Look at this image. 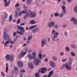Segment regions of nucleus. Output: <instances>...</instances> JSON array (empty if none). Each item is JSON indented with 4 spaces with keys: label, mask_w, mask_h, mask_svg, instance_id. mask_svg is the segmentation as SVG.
Here are the masks:
<instances>
[{
    "label": "nucleus",
    "mask_w": 77,
    "mask_h": 77,
    "mask_svg": "<svg viewBox=\"0 0 77 77\" xmlns=\"http://www.w3.org/2000/svg\"><path fill=\"white\" fill-rule=\"evenodd\" d=\"M8 32V30L6 29H5L4 30L3 34L4 35H3V39L5 41H6L7 42H6L4 44L5 47H7V44L9 43V36L7 34V32Z\"/></svg>",
    "instance_id": "f257e3e1"
},
{
    "label": "nucleus",
    "mask_w": 77,
    "mask_h": 77,
    "mask_svg": "<svg viewBox=\"0 0 77 77\" xmlns=\"http://www.w3.org/2000/svg\"><path fill=\"white\" fill-rule=\"evenodd\" d=\"M72 65V61H70L68 63H66L64 65V67H65L66 69L68 71H70L72 69L71 66Z\"/></svg>",
    "instance_id": "f03ea898"
},
{
    "label": "nucleus",
    "mask_w": 77,
    "mask_h": 77,
    "mask_svg": "<svg viewBox=\"0 0 77 77\" xmlns=\"http://www.w3.org/2000/svg\"><path fill=\"white\" fill-rule=\"evenodd\" d=\"M17 27H18V29H19L20 31H17V33H18V34H20V35H24V33H23L25 32L24 28L23 26H20L18 25H17Z\"/></svg>",
    "instance_id": "7ed1b4c3"
},
{
    "label": "nucleus",
    "mask_w": 77,
    "mask_h": 77,
    "mask_svg": "<svg viewBox=\"0 0 77 77\" xmlns=\"http://www.w3.org/2000/svg\"><path fill=\"white\" fill-rule=\"evenodd\" d=\"M5 59L7 60V61L9 60H10L11 62H13L14 58V55L12 54L9 55V54H7L5 56Z\"/></svg>",
    "instance_id": "20e7f679"
},
{
    "label": "nucleus",
    "mask_w": 77,
    "mask_h": 77,
    "mask_svg": "<svg viewBox=\"0 0 77 77\" xmlns=\"http://www.w3.org/2000/svg\"><path fill=\"white\" fill-rule=\"evenodd\" d=\"M66 7L65 6H63L61 7V8L62 9L63 11H62L61 14H60V17H63V15L66 14Z\"/></svg>",
    "instance_id": "39448f33"
},
{
    "label": "nucleus",
    "mask_w": 77,
    "mask_h": 77,
    "mask_svg": "<svg viewBox=\"0 0 77 77\" xmlns=\"http://www.w3.org/2000/svg\"><path fill=\"white\" fill-rule=\"evenodd\" d=\"M8 17V15L7 13H5L4 15H3V17L2 18L1 23L2 25H3L5 23V19H6Z\"/></svg>",
    "instance_id": "423d86ee"
},
{
    "label": "nucleus",
    "mask_w": 77,
    "mask_h": 77,
    "mask_svg": "<svg viewBox=\"0 0 77 77\" xmlns=\"http://www.w3.org/2000/svg\"><path fill=\"white\" fill-rule=\"evenodd\" d=\"M41 62V60H39V58H35L34 60V61L33 62L35 66H37V65H39V63Z\"/></svg>",
    "instance_id": "0eeeda50"
},
{
    "label": "nucleus",
    "mask_w": 77,
    "mask_h": 77,
    "mask_svg": "<svg viewBox=\"0 0 77 77\" xmlns=\"http://www.w3.org/2000/svg\"><path fill=\"white\" fill-rule=\"evenodd\" d=\"M3 1L5 3V7H8L9 5L10 4L11 0H9L7 2V0H3Z\"/></svg>",
    "instance_id": "6e6552de"
},
{
    "label": "nucleus",
    "mask_w": 77,
    "mask_h": 77,
    "mask_svg": "<svg viewBox=\"0 0 77 77\" xmlns=\"http://www.w3.org/2000/svg\"><path fill=\"white\" fill-rule=\"evenodd\" d=\"M49 65L51 67L56 68V64L53 61H50L49 62Z\"/></svg>",
    "instance_id": "1a4fd4ad"
},
{
    "label": "nucleus",
    "mask_w": 77,
    "mask_h": 77,
    "mask_svg": "<svg viewBox=\"0 0 77 77\" xmlns=\"http://www.w3.org/2000/svg\"><path fill=\"white\" fill-rule=\"evenodd\" d=\"M14 70H13L11 71L13 74H17V73L18 72V68L17 67H15L14 68Z\"/></svg>",
    "instance_id": "9d476101"
},
{
    "label": "nucleus",
    "mask_w": 77,
    "mask_h": 77,
    "mask_svg": "<svg viewBox=\"0 0 77 77\" xmlns=\"http://www.w3.org/2000/svg\"><path fill=\"white\" fill-rule=\"evenodd\" d=\"M26 53V52H22L21 53V54H20L19 56H18V59H21V58H22V57H24V56H25Z\"/></svg>",
    "instance_id": "9b49d317"
},
{
    "label": "nucleus",
    "mask_w": 77,
    "mask_h": 77,
    "mask_svg": "<svg viewBox=\"0 0 77 77\" xmlns=\"http://www.w3.org/2000/svg\"><path fill=\"white\" fill-rule=\"evenodd\" d=\"M71 21L73 22V23L74 25H77V20L75 17H72L71 19Z\"/></svg>",
    "instance_id": "f8f14e48"
},
{
    "label": "nucleus",
    "mask_w": 77,
    "mask_h": 77,
    "mask_svg": "<svg viewBox=\"0 0 77 77\" xmlns=\"http://www.w3.org/2000/svg\"><path fill=\"white\" fill-rule=\"evenodd\" d=\"M52 34L54 35V38H57V36H58L59 35V33L58 32H55V30H53L52 31Z\"/></svg>",
    "instance_id": "ddd939ff"
},
{
    "label": "nucleus",
    "mask_w": 77,
    "mask_h": 77,
    "mask_svg": "<svg viewBox=\"0 0 77 77\" xmlns=\"http://www.w3.org/2000/svg\"><path fill=\"white\" fill-rule=\"evenodd\" d=\"M49 27H53L54 26V22L52 21L49 23Z\"/></svg>",
    "instance_id": "4468645a"
},
{
    "label": "nucleus",
    "mask_w": 77,
    "mask_h": 77,
    "mask_svg": "<svg viewBox=\"0 0 77 77\" xmlns=\"http://www.w3.org/2000/svg\"><path fill=\"white\" fill-rule=\"evenodd\" d=\"M39 31V28H35V29H33L32 30V33H37V32H38Z\"/></svg>",
    "instance_id": "2eb2a0df"
},
{
    "label": "nucleus",
    "mask_w": 77,
    "mask_h": 77,
    "mask_svg": "<svg viewBox=\"0 0 77 77\" xmlns=\"http://www.w3.org/2000/svg\"><path fill=\"white\" fill-rule=\"evenodd\" d=\"M27 56L28 57L29 59L30 60L33 59H35L34 57L33 56V55H32L31 54H28Z\"/></svg>",
    "instance_id": "dca6fc26"
},
{
    "label": "nucleus",
    "mask_w": 77,
    "mask_h": 77,
    "mask_svg": "<svg viewBox=\"0 0 77 77\" xmlns=\"http://www.w3.org/2000/svg\"><path fill=\"white\" fill-rule=\"evenodd\" d=\"M36 13H32V12H31L30 13V17L31 18H34L36 17Z\"/></svg>",
    "instance_id": "f3484780"
},
{
    "label": "nucleus",
    "mask_w": 77,
    "mask_h": 77,
    "mask_svg": "<svg viewBox=\"0 0 77 77\" xmlns=\"http://www.w3.org/2000/svg\"><path fill=\"white\" fill-rule=\"evenodd\" d=\"M18 66L19 68H21L23 66V63L22 62H17Z\"/></svg>",
    "instance_id": "a211bd4d"
},
{
    "label": "nucleus",
    "mask_w": 77,
    "mask_h": 77,
    "mask_svg": "<svg viewBox=\"0 0 77 77\" xmlns=\"http://www.w3.org/2000/svg\"><path fill=\"white\" fill-rule=\"evenodd\" d=\"M41 47H44V46L45 45V39H42L41 41Z\"/></svg>",
    "instance_id": "6ab92c4d"
},
{
    "label": "nucleus",
    "mask_w": 77,
    "mask_h": 77,
    "mask_svg": "<svg viewBox=\"0 0 77 77\" xmlns=\"http://www.w3.org/2000/svg\"><path fill=\"white\" fill-rule=\"evenodd\" d=\"M29 67L30 69H33L34 68L33 65L32 63H30L29 64Z\"/></svg>",
    "instance_id": "aec40b11"
},
{
    "label": "nucleus",
    "mask_w": 77,
    "mask_h": 77,
    "mask_svg": "<svg viewBox=\"0 0 77 77\" xmlns=\"http://www.w3.org/2000/svg\"><path fill=\"white\" fill-rule=\"evenodd\" d=\"M37 26H38V25H36L31 26H30L29 27V30L33 29L34 28H36V27H37Z\"/></svg>",
    "instance_id": "412c9836"
},
{
    "label": "nucleus",
    "mask_w": 77,
    "mask_h": 77,
    "mask_svg": "<svg viewBox=\"0 0 77 77\" xmlns=\"http://www.w3.org/2000/svg\"><path fill=\"white\" fill-rule=\"evenodd\" d=\"M46 68L42 67L41 68V72H42V74H44V73H45V71H46Z\"/></svg>",
    "instance_id": "4be33fe9"
},
{
    "label": "nucleus",
    "mask_w": 77,
    "mask_h": 77,
    "mask_svg": "<svg viewBox=\"0 0 77 77\" xmlns=\"http://www.w3.org/2000/svg\"><path fill=\"white\" fill-rule=\"evenodd\" d=\"M54 72V71L53 70H52L48 74V77H50L51 76H52L53 75V72Z\"/></svg>",
    "instance_id": "5701e85b"
},
{
    "label": "nucleus",
    "mask_w": 77,
    "mask_h": 77,
    "mask_svg": "<svg viewBox=\"0 0 77 77\" xmlns=\"http://www.w3.org/2000/svg\"><path fill=\"white\" fill-rule=\"evenodd\" d=\"M32 0H27L26 1V3L27 5H30V3H31L32 2Z\"/></svg>",
    "instance_id": "b1692460"
},
{
    "label": "nucleus",
    "mask_w": 77,
    "mask_h": 77,
    "mask_svg": "<svg viewBox=\"0 0 77 77\" xmlns=\"http://www.w3.org/2000/svg\"><path fill=\"white\" fill-rule=\"evenodd\" d=\"M52 60L54 61H56L57 60V58L55 56H53L52 57Z\"/></svg>",
    "instance_id": "393cba45"
},
{
    "label": "nucleus",
    "mask_w": 77,
    "mask_h": 77,
    "mask_svg": "<svg viewBox=\"0 0 77 77\" xmlns=\"http://www.w3.org/2000/svg\"><path fill=\"white\" fill-rule=\"evenodd\" d=\"M8 63L6 64V72L7 73L8 72V69H9V66Z\"/></svg>",
    "instance_id": "a878e982"
},
{
    "label": "nucleus",
    "mask_w": 77,
    "mask_h": 77,
    "mask_svg": "<svg viewBox=\"0 0 77 77\" xmlns=\"http://www.w3.org/2000/svg\"><path fill=\"white\" fill-rule=\"evenodd\" d=\"M70 47L72 48H76V45L74 44H72L71 45Z\"/></svg>",
    "instance_id": "bb28decb"
},
{
    "label": "nucleus",
    "mask_w": 77,
    "mask_h": 77,
    "mask_svg": "<svg viewBox=\"0 0 77 77\" xmlns=\"http://www.w3.org/2000/svg\"><path fill=\"white\" fill-rule=\"evenodd\" d=\"M29 23L30 24H35V22L34 20H32L30 21Z\"/></svg>",
    "instance_id": "cd10ccee"
},
{
    "label": "nucleus",
    "mask_w": 77,
    "mask_h": 77,
    "mask_svg": "<svg viewBox=\"0 0 77 77\" xmlns=\"http://www.w3.org/2000/svg\"><path fill=\"white\" fill-rule=\"evenodd\" d=\"M9 22H11L12 20V16L11 15L9 17Z\"/></svg>",
    "instance_id": "c85d7f7f"
},
{
    "label": "nucleus",
    "mask_w": 77,
    "mask_h": 77,
    "mask_svg": "<svg viewBox=\"0 0 77 77\" xmlns=\"http://www.w3.org/2000/svg\"><path fill=\"white\" fill-rule=\"evenodd\" d=\"M36 52L35 51H34L32 53V55H33V57H34V58H35V57H36Z\"/></svg>",
    "instance_id": "c756f323"
},
{
    "label": "nucleus",
    "mask_w": 77,
    "mask_h": 77,
    "mask_svg": "<svg viewBox=\"0 0 77 77\" xmlns=\"http://www.w3.org/2000/svg\"><path fill=\"white\" fill-rule=\"evenodd\" d=\"M26 15L27 17H29L30 16V13L26 12Z\"/></svg>",
    "instance_id": "7c9ffc66"
},
{
    "label": "nucleus",
    "mask_w": 77,
    "mask_h": 77,
    "mask_svg": "<svg viewBox=\"0 0 77 77\" xmlns=\"http://www.w3.org/2000/svg\"><path fill=\"white\" fill-rule=\"evenodd\" d=\"M10 43L11 44H14L15 43V41H11V40H10Z\"/></svg>",
    "instance_id": "2f4dec72"
},
{
    "label": "nucleus",
    "mask_w": 77,
    "mask_h": 77,
    "mask_svg": "<svg viewBox=\"0 0 77 77\" xmlns=\"http://www.w3.org/2000/svg\"><path fill=\"white\" fill-rule=\"evenodd\" d=\"M32 39V36H28L27 38L28 41H30V39Z\"/></svg>",
    "instance_id": "473e14b6"
},
{
    "label": "nucleus",
    "mask_w": 77,
    "mask_h": 77,
    "mask_svg": "<svg viewBox=\"0 0 77 77\" xmlns=\"http://www.w3.org/2000/svg\"><path fill=\"white\" fill-rule=\"evenodd\" d=\"M74 11L75 13H77V6L74 7Z\"/></svg>",
    "instance_id": "72a5a7b5"
},
{
    "label": "nucleus",
    "mask_w": 77,
    "mask_h": 77,
    "mask_svg": "<svg viewBox=\"0 0 77 77\" xmlns=\"http://www.w3.org/2000/svg\"><path fill=\"white\" fill-rule=\"evenodd\" d=\"M35 77H41V76H40V75H39V73H36L35 74Z\"/></svg>",
    "instance_id": "f704fd0d"
},
{
    "label": "nucleus",
    "mask_w": 77,
    "mask_h": 77,
    "mask_svg": "<svg viewBox=\"0 0 77 77\" xmlns=\"http://www.w3.org/2000/svg\"><path fill=\"white\" fill-rule=\"evenodd\" d=\"M19 11H20V9L19 8H17L16 9L15 12H18V13Z\"/></svg>",
    "instance_id": "c9c22d12"
},
{
    "label": "nucleus",
    "mask_w": 77,
    "mask_h": 77,
    "mask_svg": "<svg viewBox=\"0 0 77 77\" xmlns=\"http://www.w3.org/2000/svg\"><path fill=\"white\" fill-rule=\"evenodd\" d=\"M38 57L39 59H41L42 57V54L41 53H39L38 54Z\"/></svg>",
    "instance_id": "e433bc0d"
},
{
    "label": "nucleus",
    "mask_w": 77,
    "mask_h": 77,
    "mask_svg": "<svg viewBox=\"0 0 77 77\" xmlns=\"http://www.w3.org/2000/svg\"><path fill=\"white\" fill-rule=\"evenodd\" d=\"M65 49L66 50V51H69V48L68 46L65 48Z\"/></svg>",
    "instance_id": "4c0bfd02"
},
{
    "label": "nucleus",
    "mask_w": 77,
    "mask_h": 77,
    "mask_svg": "<svg viewBox=\"0 0 77 77\" xmlns=\"http://www.w3.org/2000/svg\"><path fill=\"white\" fill-rule=\"evenodd\" d=\"M59 14L57 12L54 14L55 17H59Z\"/></svg>",
    "instance_id": "58836bf2"
},
{
    "label": "nucleus",
    "mask_w": 77,
    "mask_h": 77,
    "mask_svg": "<svg viewBox=\"0 0 77 77\" xmlns=\"http://www.w3.org/2000/svg\"><path fill=\"white\" fill-rule=\"evenodd\" d=\"M20 6V4L17 3L15 5V8H17V7H19Z\"/></svg>",
    "instance_id": "ea45409f"
},
{
    "label": "nucleus",
    "mask_w": 77,
    "mask_h": 77,
    "mask_svg": "<svg viewBox=\"0 0 77 77\" xmlns=\"http://www.w3.org/2000/svg\"><path fill=\"white\" fill-rule=\"evenodd\" d=\"M64 34L66 37L68 36V32L67 31H65Z\"/></svg>",
    "instance_id": "a19ab883"
},
{
    "label": "nucleus",
    "mask_w": 77,
    "mask_h": 77,
    "mask_svg": "<svg viewBox=\"0 0 77 77\" xmlns=\"http://www.w3.org/2000/svg\"><path fill=\"white\" fill-rule=\"evenodd\" d=\"M71 55L72 56H75V54L74 53V52H71Z\"/></svg>",
    "instance_id": "79ce46f5"
},
{
    "label": "nucleus",
    "mask_w": 77,
    "mask_h": 77,
    "mask_svg": "<svg viewBox=\"0 0 77 77\" xmlns=\"http://www.w3.org/2000/svg\"><path fill=\"white\" fill-rule=\"evenodd\" d=\"M18 13L15 12V15L14 16L15 18H17L18 17Z\"/></svg>",
    "instance_id": "37998d69"
},
{
    "label": "nucleus",
    "mask_w": 77,
    "mask_h": 77,
    "mask_svg": "<svg viewBox=\"0 0 77 77\" xmlns=\"http://www.w3.org/2000/svg\"><path fill=\"white\" fill-rule=\"evenodd\" d=\"M22 12L23 14H26V13L27 12V10H23V11H22Z\"/></svg>",
    "instance_id": "c03bdc74"
},
{
    "label": "nucleus",
    "mask_w": 77,
    "mask_h": 77,
    "mask_svg": "<svg viewBox=\"0 0 77 77\" xmlns=\"http://www.w3.org/2000/svg\"><path fill=\"white\" fill-rule=\"evenodd\" d=\"M62 27L63 28H65L66 27V25L65 24L63 25H62Z\"/></svg>",
    "instance_id": "a18cd8bd"
},
{
    "label": "nucleus",
    "mask_w": 77,
    "mask_h": 77,
    "mask_svg": "<svg viewBox=\"0 0 77 77\" xmlns=\"http://www.w3.org/2000/svg\"><path fill=\"white\" fill-rule=\"evenodd\" d=\"M17 35V32H13V36H15Z\"/></svg>",
    "instance_id": "49530a36"
},
{
    "label": "nucleus",
    "mask_w": 77,
    "mask_h": 77,
    "mask_svg": "<svg viewBox=\"0 0 77 77\" xmlns=\"http://www.w3.org/2000/svg\"><path fill=\"white\" fill-rule=\"evenodd\" d=\"M1 74L2 76V77H5V74L3 73V72H1Z\"/></svg>",
    "instance_id": "de8ad7c7"
},
{
    "label": "nucleus",
    "mask_w": 77,
    "mask_h": 77,
    "mask_svg": "<svg viewBox=\"0 0 77 77\" xmlns=\"http://www.w3.org/2000/svg\"><path fill=\"white\" fill-rule=\"evenodd\" d=\"M17 37H18V36H16L15 38L14 41H15H15H17V39H18V38H17Z\"/></svg>",
    "instance_id": "09e8293b"
},
{
    "label": "nucleus",
    "mask_w": 77,
    "mask_h": 77,
    "mask_svg": "<svg viewBox=\"0 0 77 77\" xmlns=\"http://www.w3.org/2000/svg\"><path fill=\"white\" fill-rule=\"evenodd\" d=\"M60 54L61 56H63L64 54V52H61L60 53Z\"/></svg>",
    "instance_id": "8fccbe9b"
},
{
    "label": "nucleus",
    "mask_w": 77,
    "mask_h": 77,
    "mask_svg": "<svg viewBox=\"0 0 77 77\" xmlns=\"http://www.w3.org/2000/svg\"><path fill=\"white\" fill-rule=\"evenodd\" d=\"M66 61V59H63L62 60V62H65Z\"/></svg>",
    "instance_id": "3c124183"
},
{
    "label": "nucleus",
    "mask_w": 77,
    "mask_h": 77,
    "mask_svg": "<svg viewBox=\"0 0 77 77\" xmlns=\"http://www.w3.org/2000/svg\"><path fill=\"white\" fill-rule=\"evenodd\" d=\"M42 13V10H40L39 12V14H40V15H41Z\"/></svg>",
    "instance_id": "603ef678"
},
{
    "label": "nucleus",
    "mask_w": 77,
    "mask_h": 77,
    "mask_svg": "<svg viewBox=\"0 0 77 77\" xmlns=\"http://www.w3.org/2000/svg\"><path fill=\"white\" fill-rule=\"evenodd\" d=\"M32 51V50L31 49H29V50L28 51V53H31Z\"/></svg>",
    "instance_id": "864d4df0"
},
{
    "label": "nucleus",
    "mask_w": 77,
    "mask_h": 77,
    "mask_svg": "<svg viewBox=\"0 0 77 77\" xmlns=\"http://www.w3.org/2000/svg\"><path fill=\"white\" fill-rule=\"evenodd\" d=\"M23 8L25 9H27V6H26L25 5H23Z\"/></svg>",
    "instance_id": "5fc2aeb1"
},
{
    "label": "nucleus",
    "mask_w": 77,
    "mask_h": 77,
    "mask_svg": "<svg viewBox=\"0 0 77 77\" xmlns=\"http://www.w3.org/2000/svg\"><path fill=\"white\" fill-rule=\"evenodd\" d=\"M24 25H25V23H21L20 24V25L21 26H24Z\"/></svg>",
    "instance_id": "6e6d98bb"
},
{
    "label": "nucleus",
    "mask_w": 77,
    "mask_h": 77,
    "mask_svg": "<svg viewBox=\"0 0 77 77\" xmlns=\"http://www.w3.org/2000/svg\"><path fill=\"white\" fill-rule=\"evenodd\" d=\"M20 23V19H18L17 21V23L18 24H19Z\"/></svg>",
    "instance_id": "4d7b16f0"
},
{
    "label": "nucleus",
    "mask_w": 77,
    "mask_h": 77,
    "mask_svg": "<svg viewBox=\"0 0 77 77\" xmlns=\"http://www.w3.org/2000/svg\"><path fill=\"white\" fill-rule=\"evenodd\" d=\"M22 13H23V12H22V11L21 12H20L18 14L19 16H21Z\"/></svg>",
    "instance_id": "13d9d810"
},
{
    "label": "nucleus",
    "mask_w": 77,
    "mask_h": 77,
    "mask_svg": "<svg viewBox=\"0 0 77 77\" xmlns=\"http://www.w3.org/2000/svg\"><path fill=\"white\" fill-rule=\"evenodd\" d=\"M27 45V43H24L23 45V47H26V45Z\"/></svg>",
    "instance_id": "bf43d9fd"
},
{
    "label": "nucleus",
    "mask_w": 77,
    "mask_h": 77,
    "mask_svg": "<svg viewBox=\"0 0 77 77\" xmlns=\"http://www.w3.org/2000/svg\"><path fill=\"white\" fill-rule=\"evenodd\" d=\"M54 27H55V28H57L58 27V25H55L54 26Z\"/></svg>",
    "instance_id": "052dcab7"
},
{
    "label": "nucleus",
    "mask_w": 77,
    "mask_h": 77,
    "mask_svg": "<svg viewBox=\"0 0 77 77\" xmlns=\"http://www.w3.org/2000/svg\"><path fill=\"white\" fill-rule=\"evenodd\" d=\"M23 18L24 20H26V19H27V16H26L25 15H24L23 16Z\"/></svg>",
    "instance_id": "680f3d73"
},
{
    "label": "nucleus",
    "mask_w": 77,
    "mask_h": 77,
    "mask_svg": "<svg viewBox=\"0 0 77 77\" xmlns=\"http://www.w3.org/2000/svg\"><path fill=\"white\" fill-rule=\"evenodd\" d=\"M45 61L46 62H48V60L47 58H46L45 60Z\"/></svg>",
    "instance_id": "e2e57ef3"
},
{
    "label": "nucleus",
    "mask_w": 77,
    "mask_h": 77,
    "mask_svg": "<svg viewBox=\"0 0 77 77\" xmlns=\"http://www.w3.org/2000/svg\"><path fill=\"white\" fill-rule=\"evenodd\" d=\"M21 72H25V70H23V69H22V70L21 71Z\"/></svg>",
    "instance_id": "0e129e2a"
},
{
    "label": "nucleus",
    "mask_w": 77,
    "mask_h": 77,
    "mask_svg": "<svg viewBox=\"0 0 77 77\" xmlns=\"http://www.w3.org/2000/svg\"><path fill=\"white\" fill-rule=\"evenodd\" d=\"M42 77H48V76L47 75H45L44 76H43Z\"/></svg>",
    "instance_id": "69168bd1"
},
{
    "label": "nucleus",
    "mask_w": 77,
    "mask_h": 77,
    "mask_svg": "<svg viewBox=\"0 0 77 77\" xmlns=\"http://www.w3.org/2000/svg\"><path fill=\"white\" fill-rule=\"evenodd\" d=\"M23 74L21 73L20 74V77H23Z\"/></svg>",
    "instance_id": "338daca9"
},
{
    "label": "nucleus",
    "mask_w": 77,
    "mask_h": 77,
    "mask_svg": "<svg viewBox=\"0 0 77 77\" xmlns=\"http://www.w3.org/2000/svg\"><path fill=\"white\" fill-rule=\"evenodd\" d=\"M60 69L61 70H62L63 69V67L61 66L60 68Z\"/></svg>",
    "instance_id": "774afa93"
}]
</instances>
